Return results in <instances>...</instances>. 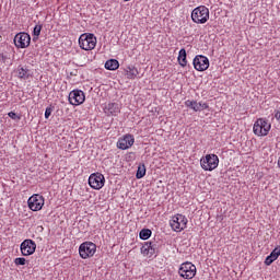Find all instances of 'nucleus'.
<instances>
[{"label": "nucleus", "instance_id": "obj_22", "mask_svg": "<svg viewBox=\"0 0 280 280\" xmlns=\"http://www.w3.org/2000/svg\"><path fill=\"white\" fill-rule=\"evenodd\" d=\"M42 31H43V24L35 25L33 30V35L36 37H33V40H38V37L40 36Z\"/></svg>", "mask_w": 280, "mask_h": 280}, {"label": "nucleus", "instance_id": "obj_30", "mask_svg": "<svg viewBox=\"0 0 280 280\" xmlns=\"http://www.w3.org/2000/svg\"><path fill=\"white\" fill-rule=\"evenodd\" d=\"M192 110H195V113L200 112V103L195 101V105L192 106Z\"/></svg>", "mask_w": 280, "mask_h": 280}, {"label": "nucleus", "instance_id": "obj_2", "mask_svg": "<svg viewBox=\"0 0 280 280\" xmlns=\"http://www.w3.org/2000/svg\"><path fill=\"white\" fill-rule=\"evenodd\" d=\"M194 23L205 24L209 21V9L205 5L197 7L191 12Z\"/></svg>", "mask_w": 280, "mask_h": 280}, {"label": "nucleus", "instance_id": "obj_20", "mask_svg": "<svg viewBox=\"0 0 280 280\" xmlns=\"http://www.w3.org/2000/svg\"><path fill=\"white\" fill-rule=\"evenodd\" d=\"M177 60L180 67H187V50H185V48H182L179 50V56Z\"/></svg>", "mask_w": 280, "mask_h": 280}, {"label": "nucleus", "instance_id": "obj_18", "mask_svg": "<svg viewBox=\"0 0 280 280\" xmlns=\"http://www.w3.org/2000/svg\"><path fill=\"white\" fill-rule=\"evenodd\" d=\"M105 69L108 71H117L119 69V61L117 59H109L105 62Z\"/></svg>", "mask_w": 280, "mask_h": 280}, {"label": "nucleus", "instance_id": "obj_6", "mask_svg": "<svg viewBox=\"0 0 280 280\" xmlns=\"http://www.w3.org/2000/svg\"><path fill=\"white\" fill-rule=\"evenodd\" d=\"M196 272H197L196 265L189 261L182 264L178 269V275L183 279H194V277H196Z\"/></svg>", "mask_w": 280, "mask_h": 280}, {"label": "nucleus", "instance_id": "obj_28", "mask_svg": "<svg viewBox=\"0 0 280 280\" xmlns=\"http://www.w3.org/2000/svg\"><path fill=\"white\" fill-rule=\"evenodd\" d=\"M52 108L51 107H47L45 110V118L49 119V117H51V113H52Z\"/></svg>", "mask_w": 280, "mask_h": 280}, {"label": "nucleus", "instance_id": "obj_4", "mask_svg": "<svg viewBox=\"0 0 280 280\" xmlns=\"http://www.w3.org/2000/svg\"><path fill=\"white\" fill-rule=\"evenodd\" d=\"M270 128H272V126L268 124V120L258 118L254 124V135H257V137H266L268 132H270Z\"/></svg>", "mask_w": 280, "mask_h": 280}, {"label": "nucleus", "instance_id": "obj_15", "mask_svg": "<svg viewBox=\"0 0 280 280\" xmlns=\"http://www.w3.org/2000/svg\"><path fill=\"white\" fill-rule=\"evenodd\" d=\"M104 113L107 117L114 116L117 117L121 113V105L118 103H109L104 107Z\"/></svg>", "mask_w": 280, "mask_h": 280}, {"label": "nucleus", "instance_id": "obj_33", "mask_svg": "<svg viewBox=\"0 0 280 280\" xmlns=\"http://www.w3.org/2000/svg\"><path fill=\"white\" fill-rule=\"evenodd\" d=\"M125 1H130V0H125Z\"/></svg>", "mask_w": 280, "mask_h": 280}, {"label": "nucleus", "instance_id": "obj_27", "mask_svg": "<svg viewBox=\"0 0 280 280\" xmlns=\"http://www.w3.org/2000/svg\"><path fill=\"white\" fill-rule=\"evenodd\" d=\"M150 246H149V252L150 255H154V253H156V244H153L152 242H149Z\"/></svg>", "mask_w": 280, "mask_h": 280}, {"label": "nucleus", "instance_id": "obj_12", "mask_svg": "<svg viewBox=\"0 0 280 280\" xmlns=\"http://www.w3.org/2000/svg\"><path fill=\"white\" fill-rule=\"evenodd\" d=\"M104 183H106V178H104L102 173H94L89 177V185L92 189H102Z\"/></svg>", "mask_w": 280, "mask_h": 280}, {"label": "nucleus", "instance_id": "obj_29", "mask_svg": "<svg viewBox=\"0 0 280 280\" xmlns=\"http://www.w3.org/2000/svg\"><path fill=\"white\" fill-rule=\"evenodd\" d=\"M196 104V101H186L185 102V106H187V108H192L194 109V105Z\"/></svg>", "mask_w": 280, "mask_h": 280}, {"label": "nucleus", "instance_id": "obj_11", "mask_svg": "<svg viewBox=\"0 0 280 280\" xmlns=\"http://www.w3.org/2000/svg\"><path fill=\"white\" fill-rule=\"evenodd\" d=\"M68 100L72 106H80V104H84L86 96L84 95L83 91L73 90L70 92Z\"/></svg>", "mask_w": 280, "mask_h": 280}, {"label": "nucleus", "instance_id": "obj_14", "mask_svg": "<svg viewBox=\"0 0 280 280\" xmlns=\"http://www.w3.org/2000/svg\"><path fill=\"white\" fill-rule=\"evenodd\" d=\"M132 145H135V137L132 135H126L117 142V148H119V150H128L132 148Z\"/></svg>", "mask_w": 280, "mask_h": 280}, {"label": "nucleus", "instance_id": "obj_23", "mask_svg": "<svg viewBox=\"0 0 280 280\" xmlns=\"http://www.w3.org/2000/svg\"><path fill=\"white\" fill-rule=\"evenodd\" d=\"M143 176H145V164L138 166V171L136 173V178L138 179L143 178Z\"/></svg>", "mask_w": 280, "mask_h": 280}, {"label": "nucleus", "instance_id": "obj_19", "mask_svg": "<svg viewBox=\"0 0 280 280\" xmlns=\"http://www.w3.org/2000/svg\"><path fill=\"white\" fill-rule=\"evenodd\" d=\"M128 80H135L139 75V70L135 66H128L126 69Z\"/></svg>", "mask_w": 280, "mask_h": 280}, {"label": "nucleus", "instance_id": "obj_13", "mask_svg": "<svg viewBox=\"0 0 280 280\" xmlns=\"http://www.w3.org/2000/svg\"><path fill=\"white\" fill-rule=\"evenodd\" d=\"M192 65L196 71H207L209 69V58L202 55H197L194 58Z\"/></svg>", "mask_w": 280, "mask_h": 280}, {"label": "nucleus", "instance_id": "obj_17", "mask_svg": "<svg viewBox=\"0 0 280 280\" xmlns=\"http://www.w3.org/2000/svg\"><path fill=\"white\" fill-rule=\"evenodd\" d=\"M280 256V246H277L269 256L266 257L265 259V265L266 266H271V264L273 261H277V259H279Z\"/></svg>", "mask_w": 280, "mask_h": 280}, {"label": "nucleus", "instance_id": "obj_21", "mask_svg": "<svg viewBox=\"0 0 280 280\" xmlns=\"http://www.w3.org/2000/svg\"><path fill=\"white\" fill-rule=\"evenodd\" d=\"M140 240H150L152 237V230L150 229H143L139 233Z\"/></svg>", "mask_w": 280, "mask_h": 280}, {"label": "nucleus", "instance_id": "obj_10", "mask_svg": "<svg viewBox=\"0 0 280 280\" xmlns=\"http://www.w3.org/2000/svg\"><path fill=\"white\" fill-rule=\"evenodd\" d=\"M21 253L24 257H30L36 253V242L33 240H24L20 245Z\"/></svg>", "mask_w": 280, "mask_h": 280}, {"label": "nucleus", "instance_id": "obj_5", "mask_svg": "<svg viewBox=\"0 0 280 280\" xmlns=\"http://www.w3.org/2000/svg\"><path fill=\"white\" fill-rule=\"evenodd\" d=\"M97 250V245L93 242H84L79 247V255L82 259L93 257Z\"/></svg>", "mask_w": 280, "mask_h": 280}, {"label": "nucleus", "instance_id": "obj_9", "mask_svg": "<svg viewBox=\"0 0 280 280\" xmlns=\"http://www.w3.org/2000/svg\"><path fill=\"white\" fill-rule=\"evenodd\" d=\"M45 205V197L35 194L28 198V208L31 211H40Z\"/></svg>", "mask_w": 280, "mask_h": 280}, {"label": "nucleus", "instance_id": "obj_16", "mask_svg": "<svg viewBox=\"0 0 280 280\" xmlns=\"http://www.w3.org/2000/svg\"><path fill=\"white\" fill-rule=\"evenodd\" d=\"M15 72L20 80H30L32 77V71L27 67L19 66Z\"/></svg>", "mask_w": 280, "mask_h": 280}, {"label": "nucleus", "instance_id": "obj_3", "mask_svg": "<svg viewBox=\"0 0 280 280\" xmlns=\"http://www.w3.org/2000/svg\"><path fill=\"white\" fill-rule=\"evenodd\" d=\"M201 167L205 172H213L215 167L220 164V159L215 154H207L200 160Z\"/></svg>", "mask_w": 280, "mask_h": 280}, {"label": "nucleus", "instance_id": "obj_31", "mask_svg": "<svg viewBox=\"0 0 280 280\" xmlns=\"http://www.w3.org/2000/svg\"><path fill=\"white\" fill-rule=\"evenodd\" d=\"M8 60V56H5L4 54H0V62H2L3 65H5V61Z\"/></svg>", "mask_w": 280, "mask_h": 280}, {"label": "nucleus", "instance_id": "obj_26", "mask_svg": "<svg viewBox=\"0 0 280 280\" xmlns=\"http://www.w3.org/2000/svg\"><path fill=\"white\" fill-rule=\"evenodd\" d=\"M9 117L11 118V119H14L15 121H19L20 119H21V116H19L16 113H14V112H10L9 114Z\"/></svg>", "mask_w": 280, "mask_h": 280}, {"label": "nucleus", "instance_id": "obj_1", "mask_svg": "<svg viewBox=\"0 0 280 280\" xmlns=\"http://www.w3.org/2000/svg\"><path fill=\"white\" fill-rule=\"evenodd\" d=\"M79 45L81 49H84V51H91L92 49H95V45H97V38L91 33H84L79 37Z\"/></svg>", "mask_w": 280, "mask_h": 280}, {"label": "nucleus", "instance_id": "obj_24", "mask_svg": "<svg viewBox=\"0 0 280 280\" xmlns=\"http://www.w3.org/2000/svg\"><path fill=\"white\" fill-rule=\"evenodd\" d=\"M141 253L144 255H150V242H147L142 247H141Z\"/></svg>", "mask_w": 280, "mask_h": 280}, {"label": "nucleus", "instance_id": "obj_8", "mask_svg": "<svg viewBox=\"0 0 280 280\" xmlns=\"http://www.w3.org/2000/svg\"><path fill=\"white\" fill-rule=\"evenodd\" d=\"M30 43H32V37L27 33H18L14 37V45L18 49H27Z\"/></svg>", "mask_w": 280, "mask_h": 280}, {"label": "nucleus", "instance_id": "obj_32", "mask_svg": "<svg viewBox=\"0 0 280 280\" xmlns=\"http://www.w3.org/2000/svg\"><path fill=\"white\" fill-rule=\"evenodd\" d=\"M207 108H209L207 103H200V110H207Z\"/></svg>", "mask_w": 280, "mask_h": 280}, {"label": "nucleus", "instance_id": "obj_25", "mask_svg": "<svg viewBox=\"0 0 280 280\" xmlns=\"http://www.w3.org/2000/svg\"><path fill=\"white\" fill-rule=\"evenodd\" d=\"M26 261L27 260L25 258H22V257L14 259L15 266H25Z\"/></svg>", "mask_w": 280, "mask_h": 280}, {"label": "nucleus", "instance_id": "obj_7", "mask_svg": "<svg viewBox=\"0 0 280 280\" xmlns=\"http://www.w3.org/2000/svg\"><path fill=\"white\" fill-rule=\"evenodd\" d=\"M170 225L176 233H180V231H185L187 229V219L183 214H176L170 221Z\"/></svg>", "mask_w": 280, "mask_h": 280}]
</instances>
